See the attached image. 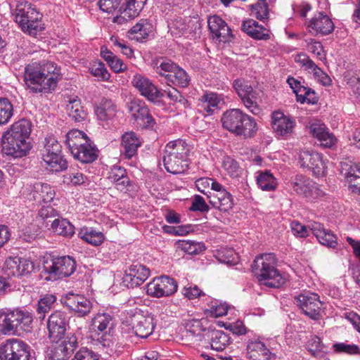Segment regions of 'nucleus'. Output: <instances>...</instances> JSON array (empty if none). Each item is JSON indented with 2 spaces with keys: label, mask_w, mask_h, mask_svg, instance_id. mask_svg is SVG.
I'll list each match as a JSON object with an SVG mask.
<instances>
[{
  "label": "nucleus",
  "mask_w": 360,
  "mask_h": 360,
  "mask_svg": "<svg viewBox=\"0 0 360 360\" xmlns=\"http://www.w3.org/2000/svg\"><path fill=\"white\" fill-rule=\"evenodd\" d=\"M61 79L60 68L53 62L42 61L28 65L25 70V81L33 93L52 92Z\"/></svg>",
  "instance_id": "obj_1"
},
{
  "label": "nucleus",
  "mask_w": 360,
  "mask_h": 360,
  "mask_svg": "<svg viewBox=\"0 0 360 360\" xmlns=\"http://www.w3.org/2000/svg\"><path fill=\"white\" fill-rule=\"evenodd\" d=\"M31 131L32 123L28 120L14 122L3 136L5 153L15 158L25 156L32 148L29 141Z\"/></svg>",
  "instance_id": "obj_2"
},
{
  "label": "nucleus",
  "mask_w": 360,
  "mask_h": 360,
  "mask_svg": "<svg viewBox=\"0 0 360 360\" xmlns=\"http://www.w3.org/2000/svg\"><path fill=\"white\" fill-rule=\"evenodd\" d=\"M274 256L264 254L258 256L252 265V272L260 285L269 288H280L285 283V278L274 266Z\"/></svg>",
  "instance_id": "obj_3"
},
{
  "label": "nucleus",
  "mask_w": 360,
  "mask_h": 360,
  "mask_svg": "<svg viewBox=\"0 0 360 360\" xmlns=\"http://www.w3.org/2000/svg\"><path fill=\"white\" fill-rule=\"evenodd\" d=\"M222 126L229 131L249 138L257 131V123L254 118L239 109H231L224 112L221 119Z\"/></svg>",
  "instance_id": "obj_4"
},
{
  "label": "nucleus",
  "mask_w": 360,
  "mask_h": 360,
  "mask_svg": "<svg viewBox=\"0 0 360 360\" xmlns=\"http://www.w3.org/2000/svg\"><path fill=\"white\" fill-rule=\"evenodd\" d=\"M42 272L46 274L47 281H56L68 277L76 269L75 259L70 256H45L42 259Z\"/></svg>",
  "instance_id": "obj_5"
},
{
  "label": "nucleus",
  "mask_w": 360,
  "mask_h": 360,
  "mask_svg": "<svg viewBox=\"0 0 360 360\" xmlns=\"http://www.w3.org/2000/svg\"><path fill=\"white\" fill-rule=\"evenodd\" d=\"M155 72L165 77L168 85L186 87L189 84V77L184 70L169 59L158 60L154 65Z\"/></svg>",
  "instance_id": "obj_6"
},
{
  "label": "nucleus",
  "mask_w": 360,
  "mask_h": 360,
  "mask_svg": "<svg viewBox=\"0 0 360 360\" xmlns=\"http://www.w3.org/2000/svg\"><path fill=\"white\" fill-rule=\"evenodd\" d=\"M233 86L245 107L252 114L259 115L262 111L259 104L261 101L259 92L254 90L244 79H236Z\"/></svg>",
  "instance_id": "obj_7"
},
{
  "label": "nucleus",
  "mask_w": 360,
  "mask_h": 360,
  "mask_svg": "<svg viewBox=\"0 0 360 360\" xmlns=\"http://www.w3.org/2000/svg\"><path fill=\"white\" fill-rule=\"evenodd\" d=\"M30 346L21 340L8 339L0 347L1 360H29Z\"/></svg>",
  "instance_id": "obj_8"
},
{
  "label": "nucleus",
  "mask_w": 360,
  "mask_h": 360,
  "mask_svg": "<svg viewBox=\"0 0 360 360\" xmlns=\"http://www.w3.org/2000/svg\"><path fill=\"white\" fill-rule=\"evenodd\" d=\"M290 186L298 195L309 200L318 199L325 195V192L316 183L302 174H297L292 177Z\"/></svg>",
  "instance_id": "obj_9"
},
{
  "label": "nucleus",
  "mask_w": 360,
  "mask_h": 360,
  "mask_svg": "<svg viewBox=\"0 0 360 360\" xmlns=\"http://www.w3.org/2000/svg\"><path fill=\"white\" fill-rule=\"evenodd\" d=\"M295 300L296 304L306 316L313 320L321 319L322 302L320 301L318 294L305 292L295 297Z\"/></svg>",
  "instance_id": "obj_10"
},
{
  "label": "nucleus",
  "mask_w": 360,
  "mask_h": 360,
  "mask_svg": "<svg viewBox=\"0 0 360 360\" xmlns=\"http://www.w3.org/2000/svg\"><path fill=\"white\" fill-rule=\"evenodd\" d=\"M176 281L169 276H162L153 278L148 285L146 292L148 295L160 298L168 297L176 292Z\"/></svg>",
  "instance_id": "obj_11"
},
{
  "label": "nucleus",
  "mask_w": 360,
  "mask_h": 360,
  "mask_svg": "<svg viewBox=\"0 0 360 360\" xmlns=\"http://www.w3.org/2000/svg\"><path fill=\"white\" fill-rule=\"evenodd\" d=\"M129 314L131 319V323L133 325V329L136 336L146 338L152 334L155 326V322L153 316L150 314H143L141 310L137 309L131 311Z\"/></svg>",
  "instance_id": "obj_12"
},
{
  "label": "nucleus",
  "mask_w": 360,
  "mask_h": 360,
  "mask_svg": "<svg viewBox=\"0 0 360 360\" xmlns=\"http://www.w3.org/2000/svg\"><path fill=\"white\" fill-rule=\"evenodd\" d=\"M68 326V316L65 312L56 311L49 317L47 328L49 338L53 342H58L63 337Z\"/></svg>",
  "instance_id": "obj_13"
},
{
  "label": "nucleus",
  "mask_w": 360,
  "mask_h": 360,
  "mask_svg": "<svg viewBox=\"0 0 360 360\" xmlns=\"http://www.w3.org/2000/svg\"><path fill=\"white\" fill-rule=\"evenodd\" d=\"M128 110L136 122V125L141 128H153L155 121L149 112L145 103L134 99L128 103Z\"/></svg>",
  "instance_id": "obj_14"
},
{
  "label": "nucleus",
  "mask_w": 360,
  "mask_h": 360,
  "mask_svg": "<svg viewBox=\"0 0 360 360\" xmlns=\"http://www.w3.org/2000/svg\"><path fill=\"white\" fill-rule=\"evenodd\" d=\"M146 1L147 0H124L117 11L118 14L113 18L112 22L122 25L137 17Z\"/></svg>",
  "instance_id": "obj_15"
},
{
  "label": "nucleus",
  "mask_w": 360,
  "mask_h": 360,
  "mask_svg": "<svg viewBox=\"0 0 360 360\" xmlns=\"http://www.w3.org/2000/svg\"><path fill=\"white\" fill-rule=\"evenodd\" d=\"M299 162L302 167L307 168L315 176L325 174L326 166L321 155L314 150L303 149L299 155Z\"/></svg>",
  "instance_id": "obj_16"
},
{
  "label": "nucleus",
  "mask_w": 360,
  "mask_h": 360,
  "mask_svg": "<svg viewBox=\"0 0 360 360\" xmlns=\"http://www.w3.org/2000/svg\"><path fill=\"white\" fill-rule=\"evenodd\" d=\"M131 83L141 95L151 102H158L163 96V93L148 78L142 75H135Z\"/></svg>",
  "instance_id": "obj_17"
},
{
  "label": "nucleus",
  "mask_w": 360,
  "mask_h": 360,
  "mask_svg": "<svg viewBox=\"0 0 360 360\" xmlns=\"http://www.w3.org/2000/svg\"><path fill=\"white\" fill-rule=\"evenodd\" d=\"M12 6H15L12 13L15 17V20L20 27L28 22H33L34 20L41 18V14L37 12L32 4L26 1H17L15 5Z\"/></svg>",
  "instance_id": "obj_18"
},
{
  "label": "nucleus",
  "mask_w": 360,
  "mask_h": 360,
  "mask_svg": "<svg viewBox=\"0 0 360 360\" xmlns=\"http://www.w3.org/2000/svg\"><path fill=\"white\" fill-rule=\"evenodd\" d=\"M150 270L146 266L136 264L125 271L123 283L128 288H134L141 285L149 276Z\"/></svg>",
  "instance_id": "obj_19"
},
{
  "label": "nucleus",
  "mask_w": 360,
  "mask_h": 360,
  "mask_svg": "<svg viewBox=\"0 0 360 360\" xmlns=\"http://www.w3.org/2000/svg\"><path fill=\"white\" fill-rule=\"evenodd\" d=\"M207 23L212 37L219 41L226 42L233 37L231 28L219 16H210L208 18Z\"/></svg>",
  "instance_id": "obj_20"
},
{
  "label": "nucleus",
  "mask_w": 360,
  "mask_h": 360,
  "mask_svg": "<svg viewBox=\"0 0 360 360\" xmlns=\"http://www.w3.org/2000/svg\"><path fill=\"white\" fill-rule=\"evenodd\" d=\"M272 129L278 136H288L292 133L295 122L293 119L281 111H276L271 115Z\"/></svg>",
  "instance_id": "obj_21"
},
{
  "label": "nucleus",
  "mask_w": 360,
  "mask_h": 360,
  "mask_svg": "<svg viewBox=\"0 0 360 360\" xmlns=\"http://www.w3.org/2000/svg\"><path fill=\"white\" fill-rule=\"evenodd\" d=\"M64 304L72 311H75L79 316L88 314L91 309V304L86 297L70 293L67 295Z\"/></svg>",
  "instance_id": "obj_22"
},
{
  "label": "nucleus",
  "mask_w": 360,
  "mask_h": 360,
  "mask_svg": "<svg viewBox=\"0 0 360 360\" xmlns=\"http://www.w3.org/2000/svg\"><path fill=\"white\" fill-rule=\"evenodd\" d=\"M141 145L139 136L134 131L125 132L122 136L121 152L127 159L134 157Z\"/></svg>",
  "instance_id": "obj_23"
},
{
  "label": "nucleus",
  "mask_w": 360,
  "mask_h": 360,
  "mask_svg": "<svg viewBox=\"0 0 360 360\" xmlns=\"http://www.w3.org/2000/svg\"><path fill=\"white\" fill-rule=\"evenodd\" d=\"M308 27L311 28L316 34L327 35L334 30L332 20L323 13H319L309 21Z\"/></svg>",
  "instance_id": "obj_24"
},
{
  "label": "nucleus",
  "mask_w": 360,
  "mask_h": 360,
  "mask_svg": "<svg viewBox=\"0 0 360 360\" xmlns=\"http://www.w3.org/2000/svg\"><path fill=\"white\" fill-rule=\"evenodd\" d=\"M310 132L317 138L321 145L326 148H331L335 143L336 139L333 134L329 133L326 125L320 122L311 124Z\"/></svg>",
  "instance_id": "obj_25"
},
{
  "label": "nucleus",
  "mask_w": 360,
  "mask_h": 360,
  "mask_svg": "<svg viewBox=\"0 0 360 360\" xmlns=\"http://www.w3.org/2000/svg\"><path fill=\"white\" fill-rule=\"evenodd\" d=\"M210 203L221 212H227L233 206L232 195L228 191L222 193H211L207 195Z\"/></svg>",
  "instance_id": "obj_26"
},
{
  "label": "nucleus",
  "mask_w": 360,
  "mask_h": 360,
  "mask_svg": "<svg viewBox=\"0 0 360 360\" xmlns=\"http://www.w3.org/2000/svg\"><path fill=\"white\" fill-rule=\"evenodd\" d=\"M242 30L250 37L257 40H268L270 34L266 30L252 19H248L243 21Z\"/></svg>",
  "instance_id": "obj_27"
},
{
  "label": "nucleus",
  "mask_w": 360,
  "mask_h": 360,
  "mask_svg": "<svg viewBox=\"0 0 360 360\" xmlns=\"http://www.w3.org/2000/svg\"><path fill=\"white\" fill-rule=\"evenodd\" d=\"M310 231L321 244L333 248L336 247L338 244L336 236L330 230L325 229L321 224H313Z\"/></svg>",
  "instance_id": "obj_28"
},
{
  "label": "nucleus",
  "mask_w": 360,
  "mask_h": 360,
  "mask_svg": "<svg viewBox=\"0 0 360 360\" xmlns=\"http://www.w3.org/2000/svg\"><path fill=\"white\" fill-rule=\"evenodd\" d=\"M32 195L34 200L48 203L51 202L55 198L56 191L46 183L37 182L33 185Z\"/></svg>",
  "instance_id": "obj_29"
},
{
  "label": "nucleus",
  "mask_w": 360,
  "mask_h": 360,
  "mask_svg": "<svg viewBox=\"0 0 360 360\" xmlns=\"http://www.w3.org/2000/svg\"><path fill=\"white\" fill-rule=\"evenodd\" d=\"M205 335L210 340V347L213 350L221 352L230 343L229 335L222 330L207 329Z\"/></svg>",
  "instance_id": "obj_30"
},
{
  "label": "nucleus",
  "mask_w": 360,
  "mask_h": 360,
  "mask_svg": "<svg viewBox=\"0 0 360 360\" xmlns=\"http://www.w3.org/2000/svg\"><path fill=\"white\" fill-rule=\"evenodd\" d=\"M90 139L85 133L79 130H71L65 136V144L72 155L79 148L85 145Z\"/></svg>",
  "instance_id": "obj_31"
},
{
  "label": "nucleus",
  "mask_w": 360,
  "mask_h": 360,
  "mask_svg": "<svg viewBox=\"0 0 360 360\" xmlns=\"http://www.w3.org/2000/svg\"><path fill=\"white\" fill-rule=\"evenodd\" d=\"M163 162L165 169L172 174L184 173L188 168L187 158L164 155Z\"/></svg>",
  "instance_id": "obj_32"
},
{
  "label": "nucleus",
  "mask_w": 360,
  "mask_h": 360,
  "mask_svg": "<svg viewBox=\"0 0 360 360\" xmlns=\"http://www.w3.org/2000/svg\"><path fill=\"white\" fill-rule=\"evenodd\" d=\"M115 325V318L108 313H98L92 319L94 329L101 333L108 332L112 333Z\"/></svg>",
  "instance_id": "obj_33"
},
{
  "label": "nucleus",
  "mask_w": 360,
  "mask_h": 360,
  "mask_svg": "<svg viewBox=\"0 0 360 360\" xmlns=\"http://www.w3.org/2000/svg\"><path fill=\"white\" fill-rule=\"evenodd\" d=\"M75 159L82 163H91L98 158V150L91 141H88L85 145L77 149L72 154Z\"/></svg>",
  "instance_id": "obj_34"
},
{
  "label": "nucleus",
  "mask_w": 360,
  "mask_h": 360,
  "mask_svg": "<svg viewBox=\"0 0 360 360\" xmlns=\"http://www.w3.org/2000/svg\"><path fill=\"white\" fill-rule=\"evenodd\" d=\"M108 179L114 183L117 189L123 191L129 185V179L126 171L120 166H114L108 174Z\"/></svg>",
  "instance_id": "obj_35"
},
{
  "label": "nucleus",
  "mask_w": 360,
  "mask_h": 360,
  "mask_svg": "<svg viewBox=\"0 0 360 360\" xmlns=\"http://www.w3.org/2000/svg\"><path fill=\"white\" fill-rule=\"evenodd\" d=\"M66 111L69 117L76 122L84 121L87 116V112L84 110L81 101L77 97L68 101V103L66 105Z\"/></svg>",
  "instance_id": "obj_36"
},
{
  "label": "nucleus",
  "mask_w": 360,
  "mask_h": 360,
  "mask_svg": "<svg viewBox=\"0 0 360 360\" xmlns=\"http://www.w3.org/2000/svg\"><path fill=\"white\" fill-rule=\"evenodd\" d=\"M16 333L19 331L29 332L32 329V316L27 311L14 310Z\"/></svg>",
  "instance_id": "obj_37"
},
{
  "label": "nucleus",
  "mask_w": 360,
  "mask_h": 360,
  "mask_svg": "<svg viewBox=\"0 0 360 360\" xmlns=\"http://www.w3.org/2000/svg\"><path fill=\"white\" fill-rule=\"evenodd\" d=\"M189 148L187 143L181 139L169 142L165 147V155L187 158Z\"/></svg>",
  "instance_id": "obj_38"
},
{
  "label": "nucleus",
  "mask_w": 360,
  "mask_h": 360,
  "mask_svg": "<svg viewBox=\"0 0 360 360\" xmlns=\"http://www.w3.org/2000/svg\"><path fill=\"white\" fill-rule=\"evenodd\" d=\"M258 186L264 191H274L278 186L277 179L270 171L261 172L257 176Z\"/></svg>",
  "instance_id": "obj_39"
},
{
  "label": "nucleus",
  "mask_w": 360,
  "mask_h": 360,
  "mask_svg": "<svg viewBox=\"0 0 360 360\" xmlns=\"http://www.w3.org/2000/svg\"><path fill=\"white\" fill-rule=\"evenodd\" d=\"M345 178L352 192L360 195V164L351 165L345 174Z\"/></svg>",
  "instance_id": "obj_40"
},
{
  "label": "nucleus",
  "mask_w": 360,
  "mask_h": 360,
  "mask_svg": "<svg viewBox=\"0 0 360 360\" xmlns=\"http://www.w3.org/2000/svg\"><path fill=\"white\" fill-rule=\"evenodd\" d=\"M78 236L86 243L94 246L100 245L104 240L105 237L102 232L94 230L92 228H82Z\"/></svg>",
  "instance_id": "obj_41"
},
{
  "label": "nucleus",
  "mask_w": 360,
  "mask_h": 360,
  "mask_svg": "<svg viewBox=\"0 0 360 360\" xmlns=\"http://www.w3.org/2000/svg\"><path fill=\"white\" fill-rule=\"evenodd\" d=\"M0 332L6 335L16 333L13 311L0 312Z\"/></svg>",
  "instance_id": "obj_42"
},
{
  "label": "nucleus",
  "mask_w": 360,
  "mask_h": 360,
  "mask_svg": "<svg viewBox=\"0 0 360 360\" xmlns=\"http://www.w3.org/2000/svg\"><path fill=\"white\" fill-rule=\"evenodd\" d=\"M115 106L110 100L103 98L95 108L97 117L103 121L112 118L115 115Z\"/></svg>",
  "instance_id": "obj_43"
},
{
  "label": "nucleus",
  "mask_w": 360,
  "mask_h": 360,
  "mask_svg": "<svg viewBox=\"0 0 360 360\" xmlns=\"http://www.w3.org/2000/svg\"><path fill=\"white\" fill-rule=\"evenodd\" d=\"M45 167L51 172H60L68 168V162L63 155H58L49 158H42Z\"/></svg>",
  "instance_id": "obj_44"
},
{
  "label": "nucleus",
  "mask_w": 360,
  "mask_h": 360,
  "mask_svg": "<svg viewBox=\"0 0 360 360\" xmlns=\"http://www.w3.org/2000/svg\"><path fill=\"white\" fill-rule=\"evenodd\" d=\"M53 231L58 235L71 237L75 233L74 226L67 219H56L51 223Z\"/></svg>",
  "instance_id": "obj_45"
},
{
  "label": "nucleus",
  "mask_w": 360,
  "mask_h": 360,
  "mask_svg": "<svg viewBox=\"0 0 360 360\" xmlns=\"http://www.w3.org/2000/svg\"><path fill=\"white\" fill-rule=\"evenodd\" d=\"M152 31V24L148 20L142 19L131 27L130 33L135 34L134 38L137 41H142L147 38Z\"/></svg>",
  "instance_id": "obj_46"
},
{
  "label": "nucleus",
  "mask_w": 360,
  "mask_h": 360,
  "mask_svg": "<svg viewBox=\"0 0 360 360\" xmlns=\"http://www.w3.org/2000/svg\"><path fill=\"white\" fill-rule=\"evenodd\" d=\"M221 99L217 94L210 92L205 94L200 98L199 106L208 113H212L220 103Z\"/></svg>",
  "instance_id": "obj_47"
},
{
  "label": "nucleus",
  "mask_w": 360,
  "mask_h": 360,
  "mask_svg": "<svg viewBox=\"0 0 360 360\" xmlns=\"http://www.w3.org/2000/svg\"><path fill=\"white\" fill-rule=\"evenodd\" d=\"M56 301V297L52 294H46L38 301L37 313L40 320L44 319L46 314L51 310Z\"/></svg>",
  "instance_id": "obj_48"
},
{
  "label": "nucleus",
  "mask_w": 360,
  "mask_h": 360,
  "mask_svg": "<svg viewBox=\"0 0 360 360\" xmlns=\"http://www.w3.org/2000/svg\"><path fill=\"white\" fill-rule=\"evenodd\" d=\"M62 154V146L53 136L45 139V144L42 153V158L56 156Z\"/></svg>",
  "instance_id": "obj_49"
},
{
  "label": "nucleus",
  "mask_w": 360,
  "mask_h": 360,
  "mask_svg": "<svg viewBox=\"0 0 360 360\" xmlns=\"http://www.w3.org/2000/svg\"><path fill=\"white\" fill-rule=\"evenodd\" d=\"M178 248L188 255H198L205 250L203 243L194 240H179Z\"/></svg>",
  "instance_id": "obj_50"
},
{
  "label": "nucleus",
  "mask_w": 360,
  "mask_h": 360,
  "mask_svg": "<svg viewBox=\"0 0 360 360\" xmlns=\"http://www.w3.org/2000/svg\"><path fill=\"white\" fill-rule=\"evenodd\" d=\"M252 15L258 20L264 21L269 18V6L266 0H258L250 6Z\"/></svg>",
  "instance_id": "obj_51"
},
{
  "label": "nucleus",
  "mask_w": 360,
  "mask_h": 360,
  "mask_svg": "<svg viewBox=\"0 0 360 360\" xmlns=\"http://www.w3.org/2000/svg\"><path fill=\"white\" fill-rule=\"evenodd\" d=\"M13 115V107L6 98H0V124L9 122Z\"/></svg>",
  "instance_id": "obj_52"
},
{
  "label": "nucleus",
  "mask_w": 360,
  "mask_h": 360,
  "mask_svg": "<svg viewBox=\"0 0 360 360\" xmlns=\"http://www.w3.org/2000/svg\"><path fill=\"white\" fill-rule=\"evenodd\" d=\"M222 167L233 178L238 177L241 174L242 169L239 166L238 162L229 156L224 158Z\"/></svg>",
  "instance_id": "obj_53"
},
{
  "label": "nucleus",
  "mask_w": 360,
  "mask_h": 360,
  "mask_svg": "<svg viewBox=\"0 0 360 360\" xmlns=\"http://www.w3.org/2000/svg\"><path fill=\"white\" fill-rule=\"evenodd\" d=\"M248 356L252 360H257L262 356L263 352H266V347L261 341H253L247 346Z\"/></svg>",
  "instance_id": "obj_54"
},
{
  "label": "nucleus",
  "mask_w": 360,
  "mask_h": 360,
  "mask_svg": "<svg viewBox=\"0 0 360 360\" xmlns=\"http://www.w3.org/2000/svg\"><path fill=\"white\" fill-rule=\"evenodd\" d=\"M188 24H193V22L189 20ZM190 25H188V27ZM169 30L171 33L174 35H181L184 34H187L188 32L191 33L188 30V26L185 23L184 20L181 18L176 19L169 25Z\"/></svg>",
  "instance_id": "obj_55"
},
{
  "label": "nucleus",
  "mask_w": 360,
  "mask_h": 360,
  "mask_svg": "<svg viewBox=\"0 0 360 360\" xmlns=\"http://www.w3.org/2000/svg\"><path fill=\"white\" fill-rule=\"evenodd\" d=\"M86 180V176L82 172L70 170L63 176V182L72 186L83 184Z\"/></svg>",
  "instance_id": "obj_56"
},
{
  "label": "nucleus",
  "mask_w": 360,
  "mask_h": 360,
  "mask_svg": "<svg viewBox=\"0 0 360 360\" xmlns=\"http://www.w3.org/2000/svg\"><path fill=\"white\" fill-rule=\"evenodd\" d=\"M90 72L94 77L103 81H108L110 77L104 63L101 61L95 62L90 68Z\"/></svg>",
  "instance_id": "obj_57"
},
{
  "label": "nucleus",
  "mask_w": 360,
  "mask_h": 360,
  "mask_svg": "<svg viewBox=\"0 0 360 360\" xmlns=\"http://www.w3.org/2000/svg\"><path fill=\"white\" fill-rule=\"evenodd\" d=\"M22 31L31 36H36L44 30V25L42 23L41 18L34 20L33 22H28L27 25H22Z\"/></svg>",
  "instance_id": "obj_58"
},
{
  "label": "nucleus",
  "mask_w": 360,
  "mask_h": 360,
  "mask_svg": "<svg viewBox=\"0 0 360 360\" xmlns=\"http://www.w3.org/2000/svg\"><path fill=\"white\" fill-rule=\"evenodd\" d=\"M334 351L337 353L348 354H360V348L358 345L346 344L344 342L335 343L333 345Z\"/></svg>",
  "instance_id": "obj_59"
},
{
  "label": "nucleus",
  "mask_w": 360,
  "mask_h": 360,
  "mask_svg": "<svg viewBox=\"0 0 360 360\" xmlns=\"http://www.w3.org/2000/svg\"><path fill=\"white\" fill-rule=\"evenodd\" d=\"M18 257H9L4 263V269L8 276L20 277V273L18 271Z\"/></svg>",
  "instance_id": "obj_60"
},
{
  "label": "nucleus",
  "mask_w": 360,
  "mask_h": 360,
  "mask_svg": "<svg viewBox=\"0 0 360 360\" xmlns=\"http://www.w3.org/2000/svg\"><path fill=\"white\" fill-rule=\"evenodd\" d=\"M307 348L313 356H316L321 353L325 346L318 336L314 335L308 340Z\"/></svg>",
  "instance_id": "obj_61"
},
{
  "label": "nucleus",
  "mask_w": 360,
  "mask_h": 360,
  "mask_svg": "<svg viewBox=\"0 0 360 360\" xmlns=\"http://www.w3.org/2000/svg\"><path fill=\"white\" fill-rule=\"evenodd\" d=\"M34 269V264L30 259L25 257H18V271L20 276L30 274Z\"/></svg>",
  "instance_id": "obj_62"
},
{
  "label": "nucleus",
  "mask_w": 360,
  "mask_h": 360,
  "mask_svg": "<svg viewBox=\"0 0 360 360\" xmlns=\"http://www.w3.org/2000/svg\"><path fill=\"white\" fill-rule=\"evenodd\" d=\"M67 347L58 343L51 351L52 360H66L70 356V354L68 352Z\"/></svg>",
  "instance_id": "obj_63"
},
{
  "label": "nucleus",
  "mask_w": 360,
  "mask_h": 360,
  "mask_svg": "<svg viewBox=\"0 0 360 360\" xmlns=\"http://www.w3.org/2000/svg\"><path fill=\"white\" fill-rule=\"evenodd\" d=\"M72 360H98V355L86 347L80 349Z\"/></svg>",
  "instance_id": "obj_64"
}]
</instances>
